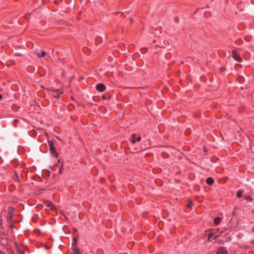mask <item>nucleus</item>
Here are the masks:
<instances>
[{"label": "nucleus", "instance_id": "nucleus-19", "mask_svg": "<svg viewBox=\"0 0 254 254\" xmlns=\"http://www.w3.org/2000/svg\"><path fill=\"white\" fill-rule=\"evenodd\" d=\"M76 239H74V243L72 244V245H75L76 244Z\"/></svg>", "mask_w": 254, "mask_h": 254}, {"label": "nucleus", "instance_id": "nucleus-4", "mask_svg": "<svg viewBox=\"0 0 254 254\" xmlns=\"http://www.w3.org/2000/svg\"><path fill=\"white\" fill-rule=\"evenodd\" d=\"M96 89L99 91H104L106 89V86L102 83H98L96 87Z\"/></svg>", "mask_w": 254, "mask_h": 254}, {"label": "nucleus", "instance_id": "nucleus-22", "mask_svg": "<svg viewBox=\"0 0 254 254\" xmlns=\"http://www.w3.org/2000/svg\"><path fill=\"white\" fill-rule=\"evenodd\" d=\"M60 95L59 94H58L57 96H56V97H57V98H60Z\"/></svg>", "mask_w": 254, "mask_h": 254}, {"label": "nucleus", "instance_id": "nucleus-16", "mask_svg": "<svg viewBox=\"0 0 254 254\" xmlns=\"http://www.w3.org/2000/svg\"><path fill=\"white\" fill-rule=\"evenodd\" d=\"M51 209L53 210H55V211L57 210V207H51Z\"/></svg>", "mask_w": 254, "mask_h": 254}, {"label": "nucleus", "instance_id": "nucleus-6", "mask_svg": "<svg viewBox=\"0 0 254 254\" xmlns=\"http://www.w3.org/2000/svg\"><path fill=\"white\" fill-rule=\"evenodd\" d=\"M141 140V136H136V135L134 134H133L132 135V140L131 142L132 143H135V142L139 141Z\"/></svg>", "mask_w": 254, "mask_h": 254}, {"label": "nucleus", "instance_id": "nucleus-20", "mask_svg": "<svg viewBox=\"0 0 254 254\" xmlns=\"http://www.w3.org/2000/svg\"><path fill=\"white\" fill-rule=\"evenodd\" d=\"M187 206H188V207L191 206L190 203V202H189V203L187 205Z\"/></svg>", "mask_w": 254, "mask_h": 254}, {"label": "nucleus", "instance_id": "nucleus-15", "mask_svg": "<svg viewBox=\"0 0 254 254\" xmlns=\"http://www.w3.org/2000/svg\"><path fill=\"white\" fill-rule=\"evenodd\" d=\"M174 20L175 22L178 23L179 22V18L177 17H175Z\"/></svg>", "mask_w": 254, "mask_h": 254}, {"label": "nucleus", "instance_id": "nucleus-8", "mask_svg": "<svg viewBox=\"0 0 254 254\" xmlns=\"http://www.w3.org/2000/svg\"><path fill=\"white\" fill-rule=\"evenodd\" d=\"M243 190H239L236 193V196L238 198H240L242 196Z\"/></svg>", "mask_w": 254, "mask_h": 254}, {"label": "nucleus", "instance_id": "nucleus-3", "mask_svg": "<svg viewBox=\"0 0 254 254\" xmlns=\"http://www.w3.org/2000/svg\"><path fill=\"white\" fill-rule=\"evenodd\" d=\"M233 58L235 60L237 61L238 62H241L242 60L240 56L236 53V51H233L232 53Z\"/></svg>", "mask_w": 254, "mask_h": 254}, {"label": "nucleus", "instance_id": "nucleus-24", "mask_svg": "<svg viewBox=\"0 0 254 254\" xmlns=\"http://www.w3.org/2000/svg\"><path fill=\"white\" fill-rule=\"evenodd\" d=\"M2 98V95L0 94V100Z\"/></svg>", "mask_w": 254, "mask_h": 254}, {"label": "nucleus", "instance_id": "nucleus-11", "mask_svg": "<svg viewBox=\"0 0 254 254\" xmlns=\"http://www.w3.org/2000/svg\"><path fill=\"white\" fill-rule=\"evenodd\" d=\"M244 198L247 201H251L252 200V198L250 195H244Z\"/></svg>", "mask_w": 254, "mask_h": 254}, {"label": "nucleus", "instance_id": "nucleus-25", "mask_svg": "<svg viewBox=\"0 0 254 254\" xmlns=\"http://www.w3.org/2000/svg\"><path fill=\"white\" fill-rule=\"evenodd\" d=\"M11 227L13 228L14 227L13 225H11Z\"/></svg>", "mask_w": 254, "mask_h": 254}, {"label": "nucleus", "instance_id": "nucleus-1", "mask_svg": "<svg viewBox=\"0 0 254 254\" xmlns=\"http://www.w3.org/2000/svg\"><path fill=\"white\" fill-rule=\"evenodd\" d=\"M48 145L49 146V149L51 155L53 157L57 158L58 156V154L54 148L53 141L51 140L48 141Z\"/></svg>", "mask_w": 254, "mask_h": 254}, {"label": "nucleus", "instance_id": "nucleus-21", "mask_svg": "<svg viewBox=\"0 0 254 254\" xmlns=\"http://www.w3.org/2000/svg\"><path fill=\"white\" fill-rule=\"evenodd\" d=\"M35 233H38L39 232V230L36 229V230H35Z\"/></svg>", "mask_w": 254, "mask_h": 254}, {"label": "nucleus", "instance_id": "nucleus-5", "mask_svg": "<svg viewBox=\"0 0 254 254\" xmlns=\"http://www.w3.org/2000/svg\"><path fill=\"white\" fill-rule=\"evenodd\" d=\"M216 254H227V251L226 250V248L220 247L218 249Z\"/></svg>", "mask_w": 254, "mask_h": 254}, {"label": "nucleus", "instance_id": "nucleus-7", "mask_svg": "<svg viewBox=\"0 0 254 254\" xmlns=\"http://www.w3.org/2000/svg\"><path fill=\"white\" fill-rule=\"evenodd\" d=\"M206 182L207 185H211L214 183V180L211 177H208L206 179Z\"/></svg>", "mask_w": 254, "mask_h": 254}, {"label": "nucleus", "instance_id": "nucleus-9", "mask_svg": "<svg viewBox=\"0 0 254 254\" xmlns=\"http://www.w3.org/2000/svg\"><path fill=\"white\" fill-rule=\"evenodd\" d=\"M46 52L44 51H42L41 53H39L37 54V56L39 58H42L46 55Z\"/></svg>", "mask_w": 254, "mask_h": 254}, {"label": "nucleus", "instance_id": "nucleus-10", "mask_svg": "<svg viewBox=\"0 0 254 254\" xmlns=\"http://www.w3.org/2000/svg\"><path fill=\"white\" fill-rule=\"evenodd\" d=\"M221 219L220 218V217H216L215 219H214V224L216 225H217L218 224H219V223H220L221 222Z\"/></svg>", "mask_w": 254, "mask_h": 254}, {"label": "nucleus", "instance_id": "nucleus-23", "mask_svg": "<svg viewBox=\"0 0 254 254\" xmlns=\"http://www.w3.org/2000/svg\"><path fill=\"white\" fill-rule=\"evenodd\" d=\"M7 241L6 240V241H5H5H4V242H3V244H7Z\"/></svg>", "mask_w": 254, "mask_h": 254}, {"label": "nucleus", "instance_id": "nucleus-18", "mask_svg": "<svg viewBox=\"0 0 254 254\" xmlns=\"http://www.w3.org/2000/svg\"><path fill=\"white\" fill-rule=\"evenodd\" d=\"M212 236L213 235L212 234H209L208 236V240H209Z\"/></svg>", "mask_w": 254, "mask_h": 254}, {"label": "nucleus", "instance_id": "nucleus-14", "mask_svg": "<svg viewBox=\"0 0 254 254\" xmlns=\"http://www.w3.org/2000/svg\"><path fill=\"white\" fill-rule=\"evenodd\" d=\"M63 0H55L54 2L56 4L59 5V3L62 2Z\"/></svg>", "mask_w": 254, "mask_h": 254}, {"label": "nucleus", "instance_id": "nucleus-17", "mask_svg": "<svg viewBox=\"0 0 254 254\" xmlns=\"http://www.w3.org/2000/svg\"><path fill=\"white\" fill-rule=\"evenodd\" d=\"M19 254H25L24 252H22L21 250H19Z\"/></svg>", "mask_w": 254, "mask_h": 254}, {"label": "nucleus", "instance_id": "nucleus-12", "mask_svg": "<svg viewBox=\"0 0 254 254\" xmlns=\"http://www.w3.org/2000/svg\"><path fill=\"white\" fill-rule=\"evenodd\" d=\"M74 254H80L79 249L76 247L73 248Z\"/></svg>", "mask_w": 254, "mask_h": 254}, {"label": "nucleus", "instance_id": "nucleus-2", "mask_svg": "<svg viewBox=\"0 0 254 254\" xmlns=\"http://www.w3.org/2000/svg\"><path fill=\"white\" fill-rule=\"evenodd\" d=\"M15 212L14 208L13 207H11L9 209L7 218L9 221H11L12 219L13 216L14 215Z\"/></svg>", "mask_w": 254, "mask_h": 254}, {"label": "nucleus", "instance_id": "nucleus-13", "mask_svg": "<svg viewBox=\"0 0 254 254\" xmlns=\"http://www.w3.org/2000/svg\"><path fill=\"white\" fill-rule=\"evenodd\" d=\"M46 206H48V207H50V206H54L53 203L51 201H48L46 203Z\"/></svg>", "mask_w": 254, "mask_h": 254}]
</instances>
